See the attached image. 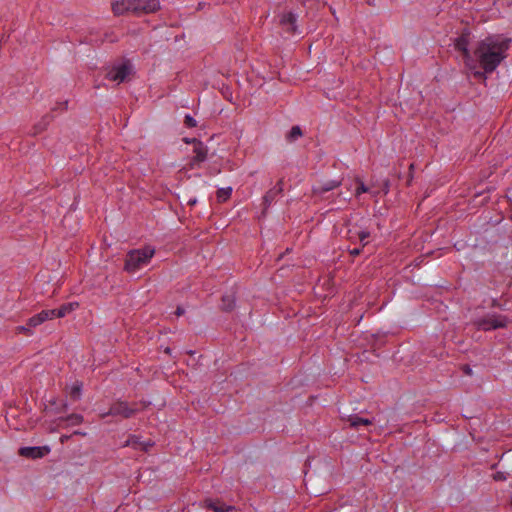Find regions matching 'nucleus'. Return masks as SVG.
<instances>
[{
	"label": "nucleus",
	"instance_id": "obj_1",
	"mask_svg": "<svg viewBox=\"0 0 512 512\" xmlns=\"http://www.w3.org/2000/svg\"><path fill=\"white\" fill-rule=\"evenodd\" d=\"M511 39L501 35H491L479 41L474 50V59L485 73L493 72L506 57Z\"/></svg>",
	"mask_w": 512,
	"mask_h": 512
},
{
	"label": "nucleus",
	"instance_id": "obj_2",
	"mask_svg": "<svg viewBox=\"0 0 512 512\" xmlns=\"http://www.w3.org/2000/svg\"><path fill=\"white\" fill-rule=\"evenodd\" d=\"M154 253L155 250L150 247L130 251L126 256L124 269L129 273L137 271L149 263Z\"/></svg>",
	"mask_w": 512,
	"mask_h": 512
},
{
	"label": "nucleus",
	"instance_id": "obj_3",
	"mask_svg": "<svg viewBox=\"0 0 512 512\" xmlns=\"http://www.w3.org/2000/svg\"><path fill=\"white\" fill-rule=\"evenodd\" d=\"M469 36L470 31L468 29L463 30L462 34L455 39L454 47L457 51L461 52L466 67L469 68L470 70H475L474 76L476 78H482L484 73L476 70V61L468 49Z\"/></svg>",
	"mask_w": 512,
	"mask_h": 512
},
{
	"label": "nucleus",
	"instance_id": "obj_4",
	"mask_svg": "<svg viewBox=\"0 0 512 512\" xmlns=\"http://www.w3.org/2000/svg\"><path fill=\"white\" fill-rule=\"evenodd\" d=\"M127 12L134 16H142L158 11L160 9L159 0H129L126 4Z\"/></svg>",
	"mask_w": 512,
	"mask_h": 512
},
{
	"label": "nucleus",
	"instance_id": "obj_5",
	"mask_svg": "<svg viewBox=\"0 0 512 512\" xmlns=\"http://www.w3.org/2000/svg\"><path fill=\"white\" fill-rule=\"evenodd\" d=\"M138 411L137 403L129 405L127 401L117 400L111 404L108 412L103 413L100 416L101 418H105L107 416H121L128 419L134 416Z\"/></svg>",
	"mask_w": 512,
	"mask_h": 512
},
{
	"label": "nucleus",
	"instance_id": "obj_6",
	"mask_svg": "<svg viewBox=\"0 0 512 512\" xmlns=\"http://www.w3.org/2000/svg\"><path fill=\"white\" fill-rule=\"evenodd\" d=\"M133 66L129 60H124L121 64L113 66L105 75L109 81H115L118 84L125 82L132 74Z\"/></svg>",
	"mask_w": 512,
	"mask_h": 512
},
{
	"label": "nucleus",
	"instance_id": "obj_7",
	"mask_svg": "<svg viewBox=\"0 0 512 512\" xmlns=\"http://www.w3.org/2000/svg\"><path fill=\"white\" fill-rule=\"evenodd\" d=\"M508 324L506 316L502 315H488L484 318H479L473 321V325L478 330L488 331L492 329L504 328Z\"/></svg>",
	"mask_w": 512,
	"mask_h": 512
},
{
	"label": "nucleus",
	"instance_id": "obj_8",
	"mask_svg": "<svg viewBox=\"0 0 512 512\" xmlns=\"http://www.w3.org/2000/svg\"><path fill=\"white\" fill-rule=\"evenodd\" d=\"M192 142L194 144L193 152L195 153V156L191 159L189 165L191 168H194L196 165H199L206 160L208 148L203 144V142L196 138H193Z\"/></svg>",
	"mask_w": 512,
	"mask_h": 512
},
{
	"label": "nucleus",
	"instance_id": "obj_9",
	"mask_svg": "<svg viewBox=\"0 0 512 512\" xmlns=\"http://www.w3.org/2000/svg\"><path fill=\"white\" fill-rule=\"evenodd\" d=\"M50 452V448L48 446H34V447H21L18 451L20 456L31 458V459H39L46 456Z\"/></svg>",
	"mask_w": 512,
	"mask_h": 512
},
{
	"label": "nucleus",
	"instance_id": "obj_10",
	"mask_svg": "<svg viewBox=\"0 0 512 512\" xmlns=\"http://www.w3.org/2000/svg\"><path fill=\"white\" fill-rule=\"evenodd\" d=\"M78 306L79 304L77 302H70L61 305L58 309H50L48 310L50 319L62 318L74 311Z\"/></svg>",
	"mask_w": 512,
	"mask_h": 512
},
{
	"label": "nucleus",
	"instance_id": "obj_11",
	"mask_svg": "<svg viewBox=\"0 0 512 512\" xmlns=\"http://www.w3.org/2000/svg\"><path fill=\"white\" fill-rule=\"evenodd\" d=\"M296 21V15L292 12H288L282 15L280 24L286 32L294 34L297 31Z\"/></svg>",
	"mask_w": 512,
	"mask_h": 512
},
{
	"label": "nucleus",
	"instance_id": "obj_12",
	"mask_svg": "<svg viewBox=\"0 0 512 512\" xmlns=\"http://www.w3.org/2000/svg\"><path fill=\"white\" fill-rule=\"evenodd\" d=\"M204 503L205 507L213 510L214 512H236V508L234 506L226 505L219 500L213 501L211 499H206Z\"/></svg>",
	"mask_w": 512,
	"mask_h": 512
},
{
	"label": "nucleus",
	"instance_id": "obj_13",
	"mask_svg": "<svg viewBox=\"0 0 512 512\" xmlns=\"http://www.w3.org/2000/svg\"><path fill=\"white\" fill-rule=\"evenodd\" d=\"M341 183H342L341 180H330V181H327L324 184H321V185H318V186H314L312 188V193L315 196H322L324 193L339 187L341 185Z\"/></svg>",
	"mask_w": 512,
	"mask_h": 512
},
{
	"label": "nucleus",
	"instance_id": "obj_14",
	"mask_svg": "<svg viewBox=\"0 0 512 512\" xmlns=\"http://www.w3.org/2000/svg\"><path fill=\"white\" fill-rule=\"evenodd\" d=\"M52 119H53V117L51 115H49V114L44 115L40 121H38L36 124H34L31 131L29 132V134L31 136H37V135L41 134L42 132H44L47 129V127L51 123Z\"/></svg>",
	"mask_w": 512,
	"mask_h": 512
},
{
	"label": "nucleus",
	"instance_id": "obj_15",
	"mask_svg": "<svg viewBox=\"0 0 512 512\" xmlns=\"http://www.w3.org/2000/svg\"><path fill=\"white\" fill-rule=\"evenodd\" d=\"M47 320H51L48 310H42L40 313L32 316L27 320L28 326L32 328H35L39 326L40 324L44 323Z\"/></svg>",
	"mask_w": 512,
	"mask_h": 512
},
{
	"label": "nucleus",
	"instance_id": "obj_16",
	"mask_svg": "<svg viewBox=\"0 0 512 512\" xmlns=\"http://www.w3.org/2000/svg\"><path fill=\"white\" fill-rule=\"evenodd\" d=\"M235 301L236 298L234 292L224 294L221 298V310L225 312L232 311L235 307Z\"/></svg>",
	"mask_w": 512,
	"mask_h": 512
},
{
	"label": "nucleus",
	"instance_id": "obj_17",
	"mask_svg": "<svg viewBox=\"0 0 512 512\" xmlns=\"http://www.w3.org/2000/svg\"><path fill=\"white\" fill-rule=\"evenodd\" d=\"M126 4H129V0H112V11L115 16L126 14Z\"/></svg>",
	"mask_w": 512,
	"mask_h": 512
},
{
	"label": "nucleus",
	"instance_id": "obj_18",
	"mask_svg": "<svg viewBox=\"0 0 512 512\" xmlns=\"http://www.w3.org/2000/svg\"><path fill=\"white\" fill-rule=\"evenodd\" d=\"M347 421L350 423V426L355 429H358V427L361 425L368 426L372 424V421L370 419L362 418L357 415L349 416Z\"/></svg>",
	"mask_w": 512,
	"mask_h": 512
},
{
	"label": "nucleus",
	"instance_id": "obj_19",
	"mask_svg": "<svg viewBox=\"0 0 512 512\" xmlns=\"http://www.w3.org/2000/svg\"><path fill=\"white\" fill-rule=\"evenodd\" d=\"M127 445H133L135 449H140L142 451L148 452L149 449L154 445V443L150 441L146 443L139 442L136 436H132L127 441Z\"/></svg>",
	"mask_w": 512,
	"mask_h": 512
},
{
	"label": "nucleus",
	"instance_id": "obj_20",
	"mask_svg": "<svg viewBox=\"0 0 512 512\" xmlns=\"http://www.w3.org/2000/svg\"><path fill=\"white\" fill-rule=\"evenodd\" d=\"M280 195L274 188L270 189L266 192L263 197L264 210H266L271 203L275 200V198Z\"/></svg>",
	"mask_w": 512,
	"mask_h": 512
},
{
	"label": "nucleus",
	"instance_id": "obj_21",
	"mask_svg": "<svg viewBox=\"0 0 512 512\" xmlns=\"http://www.w3.org/2000/svg\"><path fill=\"white\" fill-rule=\"evenodd\" d=\"M303 135L302 130L300 126L296 125L291 128L289 133L286 135V140L290 143L296 141L298 138H300Z\"/></svg>",
	"mask_w": 512,
	"mask_h": 512
},
{
	"label": "nucleus",
	"instance_id": "obj_22",
	"mask_svg": "<svg viewBox=\"0 0 512 512\" xmlns=\"http://www.w3.org/2000/svg\"><path fill=\"white\" fill-rule=\"evenodd\" d=\"M231 194H232L231 187L220 188L217 191V199L219 202H225L226 200H228L230 198Z\"/></svg>",
	"mask_w": 512,
	"mask_h": 512
},
{
	"label": "nucleus",
	"instance_id": "obj_23",
	"mask_svg": "<svg viewBox=\"0 0 512 512\" xmlns=\"http://www.w3.org/2000/svg\"><path fill=\"white\" fill-rule=\"evenodd\" d=\"M61 421H67L70 425H79L83 422V416L80 414H71L66 418H60Z\"/></svg>",
	"mask_w": 512,
	"mask_h": 512
},
{
	"label": "nucleus",
	"instance_id": "obj_24",
	"mask_svg": "<svg viewBox=\"0 0 512 512\" xmlns=\"http://www.w3.org/2000/svg\"><path fill=\"white\" fill-rule=\"evenodd\" d=\"M81 388H82L81 384L77 383V384L73 385V387L71 388V391H70V396L72 399L78 400L80 398Z\"/></svg>",
	"mask_w": 512,
	"mask_h": 512
},
{
	"label": "nucleus",
	"instance_id": "obj_25",
	"mask_svg": "<svg viewBox=\"0 0 512 512\" xmlns=\"http://www.w3.org/2000/svg\"><path fill=\"white\" fill-rule=\"evenodd\" d=\"M358 186L355 190V196H360L362 193H367L369 188L359 179H357Z\"/></svg>",
	"mask_w": 512,
	"mask_h": 512
},
{
	"label": "nucleus",
	"instance_id": "obj_26",
	"mask_svg": "<svg viewBox=\"0 0 512 512\" xmlns=\"http://www.w3.org/2000/svg\"><path fill=\"white\" fill-rule=\"evenodd\" d=\"M16 332L25 334L26 336L32 335V329L28 326V323H26V325L16 327Z\"/></svg>",
	"mask_w": 512,
	"mask_h": 512
},
{
	"label": "nucleus",
	"instance_id": "obj_27",
	"mask_svg": "<svg viewBox=\"0 0 512 512\" xmlns=\"http://www.w3.org/2000/svg\"><path fill=\"white\" fill-rule=\"evenodd\" d=\"M359 240L362 244V247L368 244V238L370 237V233L368 231H361L358 233Z\"/></svg>",
	"mask_w": 512,
	"mask_h": 512
},
{
	"label": "nucleus",
	"instance_id": "obj_28",
	"mask_svg": "<svg viewBox=\"0 0 512 512\" xmlns=\"http://www.w3.org/2000/svg\"><path fill=\"white\" fill-rule=\"evenodd\" d=\"M184 124L186 127L188 128H194L197 126V122L196 120L190 116V115H186L185 118H184Z\"/></svg>",
	"mask_w": 512,
	"mask_h": 512
},
{
	"label": "nucleus",
	"instance_id": "obj_29",
	"mask_svg": "<svg viewBox=\"0 0 512 512\" xmlns=\"http://www.w3.org/2000/svg\"><path fill=\"white\" fill-rule=\"evenodd\" d=\"M493 479L495 481H505L507 479V474L505 472H496L494 475H493Z\"/></svg>",
	"mask_w": 512,
	"mask_h": 512
},
{
	"label": "nucleus",
	"instance_id": "obj_30",
	"mask_svg": "<svg viewBox=\"0 0 512 512\" xmlns=\"http://www.w3.org/2000/svg\"><path fill=\"white\" fill-rule=\"evenodd\" d=\"M283 184H284L283 179H280V180L277 182L276 186H275V187H273V188H274V189H275L279 194H282V192H283Z\"/></svg>",
	"mask_w": 512,
	"mask_h": 512
},
{
	"label": "nucleus",
	"instance_id": "obj_31",
	"mask_svg": "<svg viewBox=\"0 0 512 512\" xmlns=\"http://www.w3.org/2000/svg\"><path fill=\"white\" fill-rule=\"evenodd\" d=\"M283 184H284L283 179H280V180L277 182L276 186H275V187H273V188H274V189H275L279 194H282V192H283Z\"/></svg>",
	"mask_w": 512,
	"mask_h": 512
},
{
	"label": "nucleus",
	"instance_id": "obj_32",
	"mask_svg": "<svg viewBox=\"0 0 512 512\" xmlns=\"http://www.w3.org/2000/svg\"><path fill=\"white\" fill-rule=\"evenodd\" d=\"M461 369H462V371H463L466 375H468V376H471V375H472V369H471V367H470L468 364L463 365Z\"/></svg>",
	"mask_w": 512,
	"mask_h": 512
},
{
	"label": "nucleus",
	"instance_id": "obj_33",
	"mask_svg": "<svg viewBox=\"0 0 512 512\" xmlns=\"http://www.w3.org/2000/svg\"><path fill=\"white\" fill-rule=\"evenodd\" d=\"M361 251H362L361 248H354V249L350 250L349 253L351 256L355 257V256L360 255Z\"/></svg>",
	"mask_w": 512,
	"mask_h": 512
},
{
	"label": "nucleus",
	"instance_id": "obj_34",
	"mask_svg": "<svg viewBox=\"0 0 512 512\" xmlns=\"http://www.w3.org/2000/svg\"><path fill=\"white\" fill-rule=\"evenodd\" d=\"M184 313H185V310H184V308H183V307H181V306H178V307L176 308V310H175V315H176V316H178V317H179V316H182Z\"/></svg>",
	"mask_w": 512,
	"mask_h": 512
},
{
	"label": "nucleus",
	"instance_id": "obj_35",
	"mask_svg": "<svg viewBox=\"0 0 512 512\" xmlns=\"http://www.w3.org/2000/svg\"><path fill=\"white\" fill-rule=\"evenodd\" d=\"M67 105H68V101H64V102L58 104V108H61L62 110H66Z\"/></svg>",
	"mask_w": 512,
	"mask_h": 512
},
{
	"label": "nucleus",
	"instance_id": "obj_36",
	"mask_svg": "<svg viewBox=\"0 0 512 512\" xmlns=\"http://www.w3.org/2000/svg\"><path fill=\"white\" fill-rule=\"evenodd\" d=\"M71 438V435H62L60 437V441L61 443H65L66 441H68L69 439Z\"/></svg>",
	"mask_w": 512,
	"mask_h": 512
},
{
	"label": "nucleus",
	"instance_id": "obj_37",
	"mask_svg": "<svg viewBox=\"0 0 512 512\" xmlns=\"http://www.w3.org/2000/svg\"><path fill=\"white\" fill-rule=\"evenodd\" d=\"M196 202H197V200H196L195 198H193V199H189V200H188V205L193 206V205H195V204H196Z\"/></svg>",
	"mask_w": 512,
	"mask_h": 512
},
{
	"label": "nucleus",
	"instance_id": "obj_38",
	"mask_svg": "<svg viewBox=\"0 0 512 512\" xmlns=\"http://www.w3.org/2000/svg\"><path fill=\"white\" fill-rule=\"evenodd\" d=\"M184 141H185L186 143H193V142H192V139H187V138H185V139H184Z\"/></svg>",
	"mask_w": 512,
	"mask_h": 512
},
{
	"label": "nucleus",
	"instance_id": "obj_39",
	"mask_svg": "<svg viewBox=\"0 0 512 512\" xmlns=\"http://www.w3.org/2000/svg\"><path fill=\"white\" fill-rule=\"evenodd\" d=\"M165 353L170 354V353H171V349H170L169 347H168V348H166V349H165Z\"/></svg>",
	"mask_w": 512,
	"mask_h": 512
},
{
	"label": "nucleus",
	"instance_id": "obj_40",
	"mask_svg": "<svg viewBox=\"0 0 512 512\" xmlns=\"http://www.w3.org/2000/svg\"><path fill=\"white\" fill-rule=\"evenodd\" d=\"M74 434H75V435H85V433H81V432H79V431H75V432H74Z\"/></svg>",
	"mask_w": 512,
	"mask_h": 512
},
{
	"label": "nucleus",
	"instance_id": "obj_41",
	"mask_svg": "<svg viewBox=\"0 0 512 512\" xmlns=\"http://www.w3.org/2000/svg\"><path fill=\"white\" fill-rule=\"evenodd\" d=\"M66 408H67V404H66V403H64V404H63V410H66Z\"/></svg>",
	"mask_w": 512,
	"mask_h": 512
},
{
	"label": "nucleus",
	"instance_id": "obj_42",
	"mask_svg": "<svg viewBox=\"0 0 512 512\" xmlns=\"http://www.w3.org/2000/svg\"><path fill=\"white\" fill-rule=\"evenodd\" d=\"M114 41H116V38H115V37H114V38H112V39H110V42H114Z\"/></svg>",
	"mask_w": 512,
	"mask_h": 512
},
{
	"label": "nucleus",
	"instance_id": "obj_43",
	"mask_svg": "<svg viewBox=\"0 0 512 512\" xmlns=\"http://www.w3.org/2000/svg\"><path fill=\"white\" fill-rule=\"evenodd\" d=\"M511 220H512V215H511Z\"/></svg>",
	"mask_w": 512,
	"mask_h": 512
}]
</instances>
